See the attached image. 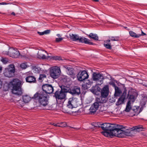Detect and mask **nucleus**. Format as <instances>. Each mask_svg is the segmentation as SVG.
Wrapping results in <instances>:
<instances>
[{
	"mask_svg": "<svg viewBox=\"0 0 147 147\" xmlns=\"http://www.w3.org/2000/svg\"><path fill=\"white\" fill-rule=\"evenodd\" d=\"M10 84L12 86L11 91L12 93L17 96H21L22 93L21 82L18 79H13L10 82Z\"/></svg>",
	"mask_w": 147,
	"mask_h": 147,
	"instance_id": "obj_1",
	"label": "nucleus"
},
{
	"mask_svg": "<svg viewBox=\"0 0 147 147\" xmlns=\"http://www.w3.org/2000/svg\"><path fill=\"white\" fill-rule=\"evenodd\" d=\"M47 94L44 92L38 91L34 95L32 98L38 100L39 103L44 107H46L48 103Z\"/></svg>",
	"mask_w": 147,
	"mask_h": 147,
	"instance_id": "obj_2",
	"label": "nucleus"
},
{
	"mask_svg": "<svg viewBox=\"0 0 147 147\" xmlns=\"http://www.w3.org/2000/svg\"><path fill=\"white\" fill-rule=\"evenodd\" d=\"M111 128V129H110L109 132H104L105 136L109 137L111 136H117L119 137L121 135V131H123L122 130H121L120 129L117 128L115 124H112Z\"/></svg>",
	"mask_w": 147,
	"mask_h": 147,
	"instance_id": "obj_3",
	"label": "nucleus"
},
{
	"mask_svg": "<svg viewBox=\"0 0 147 147\" xmlns=\"http://www.w3.org/2000/svg\"><path fill=\"white\" fill-rule=\"evenodd\" d=\"M106 102V100H102L101 98H96L95 102L90 107V112L94 113L98 110L101 104L105 103Z\"/></svg>",
	"mask_w": 147,
	"mask_h": 147,
	"instance_id": "obj_4",
	"label": "nucleus"
},
{
	"mask_svg": "<svg viewBox=\"0 0 147 147\" xmlns=\"http://www.w3.org/2000/svg\"><path fill=\"white\" fill-rule=\"evenodd\" d=\"M15 72V65L13 64H11L9 65L7 68L5 69L3 71V74L5 76L11 78L14 75Z\"/></svg>",
	"mask_w": 147,
	"mask_h": 147,
	"instance_id": "obj_5",
	"label": "nucleus"
},
{
	"mask_svg": "<svg viewBox=\"0 0 147 147\" xmlns=\"http://www.w3.org/2000/svg\"><path fill=\"white\" fill-rule=\"evenodd\" d=\"M109 39L105 40L104 41V46L107 49L111 50L112 49V45L110 41H118L119 40V36H111L109 37Z\"/></svg>",
	"mask_w": 147,
	"mask_h": 147,
	"instance_id": "obj_6",
	"label": "nucleus"
},
{
	"mask_svg": "<svg viewBox=\"0 0 147 147\" xmlns=\"http://www.w3.org/2000/svg\"><path fill=\"white\" fill-rule=\"evenodd\" d=\"M60 72V69L59 67L57 66L53 67L50 70V76L52 78L55 79L59 77Z\"/></svg>",
	"mask_w": 147,
	"mask_h": 147,
	"instance_id": "obj_7",
	"label": "nucleus"
},
{
	"mask_svg": "<svg viewBox=\"0 0 147 147\" xmlns=\"http://www.w3.org/2000/svg\"><path fill=\"white\" fill-rule=\"evenodd\" d=\"M5 54L9 55L10 57L13 58L18 57L20 54L18 51L17 50V49H15L13 48H10L8 51L6 52Z\"/></svg>",
	"mask_w": 147,
	"mask_h": 147,
	"instance_id": "obj_8",
	"label": "nucleus"
},
{
	"mask_svg": "<svg viewBox=\"0 0 147 147\" xmlns=\"http://www.w3.org/2000/svg\"><path fill=\"white\" fill-rule=\"evenodd\" d=\"M92 78L94 81H96L97 83L99 82L98 83L99 85H101L103 83L104 77L102 74L94 72L92 74Z\"/></svg>",
	"mask_w": 147,
	"mask_h": 147,
	"instance_id": "obj_9",
	"label": "nucleus"
},
{
	"mask_svg": "<svg viewBox=\"0 0 147 147\" xmlns=\"http://www.w3.org/2000/svg\"><path fill=\"white\" fill-rule=\"evenodd\" d=\"M42 91L45 93L51 94L52 93L54 90L53 88L52 85L50 84H43L42 87Z\"/></svg>",
	"mask_w": 147,
	"mask_h": 147,
	"instance_id": "obj_10",
	"label": "nucleus"
},
{
	"mask_svg": "<svg viewBox=\"0 0 147 147\" xmlns=\"http://www.w3.org/2000/svg\"><path fill=\"white\" fill-rule=\"evenodd\" d=\"M123 91L121 96L118 99V101L116 102V105L119 106L123 104L125 100L127 94V90L124 85L123 86Z\"/></svg>",
	"mask_w": 147,
	"mask_h": 147,
	"instance_id": "obj_11",
	"label": "nucleus"
},
{
	"mask_svg": "<svg viewBox=\"0 0 147 147\" xmlns=\"http://www.w3.org/2000/svg\"><path fill=\"white\" fill-rule=\"evenodd\" d=\"M101 96L99 98H101L102 100H106L105 98L108 95L109 93V87L108 85L104 86L101 90Z\"/></svg>",
	"mask_w": 147,
	"mask_h": 147,
	"instance_id": "obj_12",
	"label": "nucleus"
},
{
	"mask_svg": "<svg viewBox=\"0 0 147 147\" xmlns=\"http://www.w3.org/2000/svg\"><path fill=\"white\" fill-rule=\"evenodd\" d=\"M67 94H65L62 91V90H58L54 93V96L55 97L56 100H63L65 98Z\"/></svg>",
	"mask_w": 147,
	"mask_h": 147,
	"instance_id": "obj_13",
	"label": "nucleus"
},
{
	"mask_svg": "<svg viewBox=\"0 0 147 147\" xmlns=\"http://www.w3.org/2000/svg\"><path fill=\"white\" fill-rule=\"evenodd\" d=\"M112 124L107 123L101 124L100 127L104 131L102 132L103 135H104V132H109L110 129H111Z\"/></svg>",
	"mask_w": 147,
	"mask_h": 147,
	"instance_id": "obj_14",
	"label": "nucleus"
},
{
	"mask_svg": "<svg viewBox=\"0 0 147 147\" xmlns=\"http://www.w3.org/2000/svg\"><path fill=\"white\" fill-rule=\"evenodd\" d=\"M81 93L80 88L79 87L74 86L71 87L70 94L73 96H78Z\"/></svg>",
	"mask_w": 147,
	"mask_h": 147,
	"instance_id": "obj_15",
	"label": "nucleus"
},
{
	"mask_svg": "<svg viewBox=\"0 0 147 147\" xmlns=\"http://www.w3.org/2000/svg\"><path fill=\"white\" fill-rule=\"evenodd\" d=\"M89 75L86 71H82L80 74H78L77 75V78L78 80L82 81L85 79H87Z\"/></svg>",
	"mask_w": 147,
	"mask_h": 147,
	"instance_id": "obj_16",
	"label": "nucleus"
},
{
	"mask_svg": "<svg viewBox=\"0 0 147 147\" xmlns=\"http://www.w3.org/2000/svg\"><path fill=\"white\" fill-rule=\"evenodd\" d=\"M78 40L79 42L84 43L85 44H88L89 45H93L94 44L92 42H90V40H89L84 37H79Z\"/></svg>",
	"mask_w": 147,
	"mask_h": 147,
	"instance_id": "obj_17",
	"label": "nucleus"
},
{
	"mask_svg": "<svg viewBox=\"0 0 147 147\" xmlns=\"http://www.w3.org/2000/svg\"><path fill=\"white\" fill-rule=\"evenodd\" d=\"M75 101L73 98H70L69 99L67 107L70 109H72L75 107L76 105H75Z\"/></svg>",
	"mask_w": 147,
	"mask_h": 147,
	"instance_id": "obj_18",
	"label": "nucleus"
},
{
	"mask_svg": "<svg viewBox=\"0 0 147 147\" xmlns=\"http://www.w3.org/2000/svg\"><path fill=\"white\" fill-rule=\"evenodd\" d=\"M127 98L128 99V101H129L130 102H134L136 100L135 96L132 94L130 90L128 92Z\"/></svg>",
	"mask_w": 147,
	"mask_h": 147,
	"instance_id": "obj_19",
	"label": "nucleus"
},
{
	"mask_svg": "<svg viewBox=\"0 0 147 147\" xmlns=\"http://www.w3.org/2000/svg\"><path fill=\"white\" fill-rule=\"evenodd\" d=\"M60 87L61 88V90H62V91L64 94H66L67 93H70V92L71 91V88L63 85L61 86Z\"/></svg>",
	"mask_w": 147,
	"mask_h": 147,
	"instance_id": "obj_20",
	"label": "nucleus"
},
{
	"mask_svg": "<svg viewBox=\"0 0 147 147\" xmlns=\"http://www.w3.org/2000/svg\"><path fill=\"white\" fill-rule=\"evenodd\" d=\"M101 89L99 86H96L93 87L91 90V91L93 93L96 94H98L100 92Z\"/></svg>",
	"mask_w": 147,
	"mask_h": 147,
	"instance_id": "obj_21",
	"label": "nucleus"
},
{
	"mask_svg": "<svg viewBox=\"0 0 147 147\" xmlns=\"http://www.w3.org/2000/svg\"><path fill=\"white\" fill-rule=\"evenodd\" d=\"M27 82L31 83H34L36 82V78L33 76H28L26 78Z\"/></svg>",
	"mask_w": 147,
	"mask_h": 147,
	"instance_id": "obj_22",
	"label": "nucleus"
},
{
	"mask_svg": "<svg viewBox=\"0 0 147 147\" xmlns=\"http://www.w3.org/2000/svg\"><path fill=\"white\" fill-rule=\"evenodd\" d=\"M115 89V93L114 94L115 98H117L118 97L120 96L121 93V91L118 87H116Z\"/></svg>",
	"mask_w": 147,
	"mask_h": 147,
	"instance_id": "obj_23",
	"label": "nucleus"
},
{
	"mask_svg": "<svg viewBox=\"0 0 147 147\" xmlns=\"http://www.w3.org/2000/svg\"><path fill=\"white\" fill-rule=\"evenodd\" d=\"M69 36L70 38L73 41H76L79 39V36L77 34H70Z\"/></svg>",
	"mask_w": 147,
	"mask_h": 147,
	"instance_id": "obj_24",
	"label": "nucleus"
},
{
	"mask_svg": "<svg viewBox=\"0 0 147 147\" xmlns=\"http://www.w3.org/2000/svg\"><path fill=\"white\" fill-rule=\"evenodd\" d=\"M87 35L90 38L96 41L98 40V37L96 34L91 33H90L89 35Z\"/></svg>",
	"mask_w": 147,
	"mask_h": 147,
	"instance_id": "obj_25",
	"label": "nucleus"
},
{
	"mask_svg": "<svg viewBox=\"0 0 147 147\" xmlns=\"http://www.w3.org/2000/svg\"><path fill=\"white\" fill-rule=\"evenodd\" d=\"M143 129V126L142 125H139L131 128L132 130L136 131H142Z\"/></svg>",
	"mask_w": 147,
	"mask_h": 147,
	"instance_id": "obj_26",
	"label": "nucleus"
},
{
	"mask_svg": "<svg viewBox=\"0 0 147 147\" xmlns=\"http://www.w3.org/2000/svg\"><path fill=\"white\" fill-rule=\"evenodd\" d=\"M92 82V80H87L86 82L84 83V88L85 89H87L89 88L91 86Z\"/></svg>",
	"mask_w": 147,
	"mask_h": 147,
	"instance_id": "obj_27",
	"label": "nucleus"
},
{
	"mask_svg": "<svg viewBox=\"0 0 147 147\" xmlns=\"http://www.w3.org/2000/svg\"><path fill=\"white\" fill-rule=\"evenodd\" d=\"M23 102L25 103L28 102L31 100V98L28 95H25L22 96Z\"/></svg>",
	"mask_w": 147,
	"mask_h": 147,
	"instance_id": "obj_28",
	"label": "nucleus"
},
{
	"mask_svg": "<svg viewBox=\"0 0 147 147\" xmlns=\"http://www.w3.org/2000/svg\"><path fill=\"white\" fill-rule=\"evenodd\" d=\"M131 129H127L125 130H122L124 133V134L127 136H131L132 135L131 132L134 130H132L131 128H130Z\"/></svg>",
	"mask_w": 147,
	"mask_h": 147,
	"instance_id": "obj_29",
	"label": "nucleus"
},
{
	"mask_svg": "<svg viewBox=\"0 0 147 147\" xmlns=\"http://www.w3.org/2000/svg\"><path fill=\"white\" fill-rule=\"evenodd\" d=\"M131 102L129 101H128L127 104L125 111L127 112H129L130 111L131 109Z\"/></svg>",
	"mask_w": 147,
	"mask_h": 147,
	"instance_id": "obj_30",
	"label": "nucleus"
},
{
	"mask_svg": "<svg viewBox=\"0 0 147 147\" xmlns=\"http://www.w3.org/2000/svg\"><path fill=\"white\" fill-rule=\"evenodd\" d=\"M129 34L131 36L134 38H139V36H140V35H138V34H137L135 32L132 31H129Z\"/></svg>",
	"mask_w": 147,
	"mask_h": 147,
	"instance_id": "obj_31",
	"label": "nucleus"
},
{
	"mask_svg": "<svg viewBox=\"0 0 147 147\" xmlns=\"http://www.w3.org/2000/svg\"><path fill=\"white\" fill-rule=\"evenodd\" d=\"M67 72L70 75H74V72L73 68L69 67H67Z\"/></svg>",
	"mask_w": 147,
	"mask_h": 147,
	"instance_id": "obj_32",
	"label": "nucleus"
},
{
	"mask_svg": "<svg viewBox=\"0 0 147 147\" xmlns=\"http://www.w3.org/2000/svg\"><path fill=\"white\" fill-rule=\"evenodd\" d=\"M46 75L44 74H41L40 75L39 78H38L39 81H40V82H42L44 79L45 78H46Z\"/></svg>",
	"mask_w": 147,
	"mask_h": 147,
	"instance_id": "obj_33",
	"label": "nucleus"
},
{
	"mask_svg": "<svg viewBox=\"0 0 147 147\" xmlns=\"http://www.w3.org/2000/svg\"><path fill=\"white\" fill-rule=\"evenodd\" d=\"M92 125L94 126V128L97 129L100 127L101 124L100 122H97L93 123V124H92Z\"/></svg>",
	"mask_w": 147,
	"mask_h": 147,
	"instance_id": "obj_34",
	"label": "nucleus"
},
{
	"mask_svg": "<svg viewBox=\"0 0 147 147\" xmlns=\"http://www.w3.org/2000/svg\"><path fill=\"white\" fill-rule=\"evenodd\" d=\"M29 66L27 65L26 63H22L20 65V67L23 69H25L28 67Z\"/></svg>",
	"mask_w": 147,
	"mask_h": 147,
	"instance_id": "obj_35",
	"label": "nucleus"
},
{
	"mask_svg": "<svg viewBox=\"0 0 147 147\" xmlns=\"http://www.w3.org/2000/svg\"><path fill=\"white\" fill-rule=\"evenodd\" d=\"M1 60L4 64L7 63L8 62V59L2 57Z\"/></svg>",
	"mask_w": 147,
	"mask_h": 147,
	"instance_id": "obj_36",
	"label": "nucleus"
},
{
	"mask_svg": "<svg viewBox=\"0 0 147 147\" xmlns=\"http://www.w3.org/2000/svg\"><path fill=\"white\" fill-rule=\"evenodd\" d=\"M34 69L36 71V73H40L41 71L40 69V67H36V66H35L34 67Z\"/></svg>",
	"mask_w": 147,
	"mask_h": 147,
	"instance_id": "obj_37",
	"label": "nucleus"
},
{
	"mask_svg": "<svg viewBox=\"0 0 147 147\" xmlns=\"http://www.w3.org/2000/svg\"><path fill=\"white\" fill-rule=\"evenodd\" d=\"M53 59L55 60H62V59L60 57L56 56H54L52 57Z\"/></svg>",
	"mask_w": 147,
	"mask_h": 147,
	"instance_id": "obj_38",
	"label": "nucleus"
},
{
	"mask_svg": "<svg viewBox=\"0 0 147 147\" xmlns=\"http://www.w3.org/2000/svg\"><path fill=\"white\" fill-rule=\"evenodd\" d=\"M16 100L18 101V103L20 104L19 105L20 106H23V102L20 99L19 100Z\"/></svg>",
	"mask_w": 147,
	"mask_h": 147,
	"instance_id": "obj_39",
	"label": "nucleus"
},
{
	"mask_svg": "<svg viewBox=\"0 0 147 147\" xmlns=\"http://www.w3.org/2000/svg\"><path fill=\"white\" fill-rule=\"evenodd\" d=\"M63 39V38L61 37L59 38H56L55 39V41L56 42H59L62 41Z\"/></svg>",
	"mask_w": 147,
	"mask_h": 147,
	"instance_id": "obj_40",
	"label": "nucleus"
},
{
	"mask_svg": "<svg viewBox=\"0 0 147 147\" xmlns=\"http://www.w3.org/2000/svg\"><path fill=\"white\" fill-rule=\"evenodd\" d=\"M109 84L110 85H112L113 87L115 89V88L116 87H117V86H116V85L115 84V83L114 82H110L109 83Z\"/></svg>",
	"mask_w": 147,
	"mask_h": 147,
	"instance_id": "obj_41",
	"label": "nucleus"
},
{
	"mask_svg": "<svg viewBox=\"0 0 147 147\" xmlns=\"http://www.w3.org/2000/svg\"><path fill=\"white\" fill-rule=\"evenodd\" d=\"M50 57L49 56H47V57H46L45 55H42V56L41 57V58L43 59H48Z\"/></svg>",
	"mask_w": 147,
	"mask_h": 147,
	"instance_id": "obj_42",
	"label": "nucleus"
},
{
	"mask_svg": "<svg viewBox=\"0 0 147 147\" xmlns=\"http://www.w3.org/2000/svg\"><path fill=\"white\" fill-rule=\"evenodd\" d=\"M50 32V30H47L44 31V34H47L49 33Z\"/></svg>",
	"mask_w": 147,
	"mask_h": 147,
	"instance_id": "obj_43",
	"label": "nucleus"
},
{
	"mask_svg": "<svg viewBox=\"0 0 147 147\" xmlns=\"http://www.w3.org/2000/svg\"><path fill=\"white\" fill-rule=\"evenodd\" d=\"M52 125L56 127H63V126H61V125H59V123H53Z\"/></svg>",
	"mask_w": 147,
	"mask_h": 147,
	"instance_id": "obj_44",
	"label": "nucleus"
},
{
	"mask_svg": "<svg viewBox=\"0 0 147 147\" xmlns=\"http://www.w3.org/2000/svg\"><path fill=\"white\" fill-rule=\"evenodd\" d=\"M138 35H140L139 37L141 36H145L146 35V34L145 33H144L142 30L141 32V34H138Z\"/></svg>",
	"mask_w": 147,
	"mask_h": 147,
	"instance_id": "obj_45",
	"label": "nucleus"
},
{
	"mask_svg": "<svg viewBox=\"0 0 147 147\" xmlns=\"http://www.w3.org/2000/svg\"><path fill=\"white\" fill-rule=\"evenodd\" d=\"M38 34L40 35H42L44 34V32H37Z\"/></svg>",
	"mask_w": 147,
	"mask_h": 147,
	"instance_id": "obj_46",
	"label": "nucleus"
},
{
	"mask_svg": "<svg viewBox=\"0 0 147 147\" xmlns=\"http://www.w3.org/2000/svg\"><path fill=\"white\" fill-rule=\"evenodd\" d=\"M8 3L6 2H2L0 3V5H5L8 4Z\"/></svg>",
	"mask_w": 147,
	"mask_h": 147,
	"instance_id": "obj_47",
	"label": "nucleus"
},
{
	"mask_svg": "<svg viewBox=\"0 0 147 147\" xmlns=\"http://www.w3.org/2000/svg\"><path fill=\"white\" fill-rule=\"evenodd\" d=\"M132 110L134 111V112L136 113L138 110V109L137 108H136V109H133Z\"/></svg>",
	"mask_w": 147,
	"mask_h": 147,
	"instance_id": "obj_48",
	"label": "nucleus"
},
{
	"mask_svg": "<svg viewBox=\"0 0 147 147\" xmlns=\"http://www.w3.org/2000/svg\"><path fill=\"white\" fill-rule=\"evenodd\" d=\"M2 84V82L0 80V89L1 88Z\"/></svg>",
	"mask_w": 147,
	"mask_h": 147,
	"instance_id": "obj_49",
	"label": "nucleus"
},
{
	"mask_svg": "<svg viewBox=\"0 0 147 147\" xmlns=\"http://www.w3.org/2000/svg\"><path fill=\"white\" fill-rule=\"evenodd\" d=\"M142 84L143 86H144L147 88V84H146L145 83H142Z\"/></svg>",
	"mask_w": 147,
	"mask_h": 147,
	"instance_id": "obj_50",
	"label": "nucleus"
},
{
	"mask_svg": "<svg viewBox=\"0 0 147 147\" xmlns=\"http://www.w3.org/2000/svg\"><path fill=\"white\" fill-rule=\"evenodd\" d=\"M11 14V15H13L14 16L15 15V13L14 12H12Z\"/></svg>",
	"mask_w": 147,
	"mask_h": 147,
	"instance_id": "obj_51",
	"label": "nucleus"
},
{
	"mask_svg": "<svg viewBox=\"0 0 147 147\" xmlns=\"http://www.w3.org/2000/svg\"><path fill=\"white\" fill-rule=\"evenodd\" d=\"M92 0L95 2H98L99 1V0Z\"/></svg>",
	"mask_w": 147,
	"mask_h": 147,
	"instance_id": "obj_52",
	"label": "nucleus"
},
{
	"mask_svg": "<svg viewBox=\"0 0 147 147\" xmlns=\"http://www.w3.org/2000/svg\"><path fill=\"white\" fill-rule=\"evenodd\" d=\"M57 36L59 37H60V36H60V35L59 34H57Z\"/></svg>",
	"mask_w": 147,
	"mask_h": 147,
	"instance_id": "obj_53",
	"label": "nucleus"
},
{
	"mask_svg": "<svg viewBox=\"0 0 147 147\" xmlns=\"http://www.w3.org/2000/svg\"><path fill=\"white\" fill-rule=\"evenodd\" d=\"M2 70V67L0 66V71H1Z\"/></svg>",
	"mask_w": 147,
	"mask_h": 147,
	"instance_id": "obj_54",
	"label": "nucleus"
},
{
	"mask_svg": "<svg viewBox=\"0 0 147 147\" xmlns=\"http://www.w3.org/2000/svg\"><path fill=\"white\" fill-rule=\"evenodd\" d=\"M20 56L21 57H25V55H20Z\"/></svg>",
	"mask_w": 147,
	"mask_h": 147,
	"instance_id": "obj_55",
	"label": "nucleus"
},
{
	"mask_svg": "<svg viewBox=\"0 0 147 147\" xmlns=\"http://www.w3.org/2000/svg\"><path fill=\"white\" fill-rule=\"evenodd\" d=\"M124 28L126 29H127V28H128L126 27H124Z\"/></svg>",
	"mask_w": 147,
	"mask_h": 147,
	"instance_id": "obj_56",
	"label": "nucleus"
},
{
	"mask_svg": "<svg viewBox=\"0 0 147 147\" xmlns=\"http://www.w3.org/2000/svg\"><path fill=\"white\" fill-rule=\"evenodd\" d=\"M45 109H47V110L49 109L48 108H45Z\"/></svg>",
	"mask_w": 147,
	"mask_h": 147,
	"instance_id": "obj_57",
	"label": "nucleus"
},
{
	"mask_svg": "<svg viewBox=\"0 0 147 147\" xmlns=\"http://www.w3.org/2000/svg\"><path fill=\"white\" fill-rule=\"evenodd\" d=\"M74 128L75 129H79V128L77 129V128Z\"/></svg>",
	"mask_w": 147,
	"mask_h": 147,
	"instance_id": "obj_58",
	"label": "nucleus"
},
{
	"mask_svg": "<svg viewBox=\"0 0 147 147\" xmlns=\"http://www.w3.org/2000/svg\"><path fill=\"white\" fill-rule=\"evenodd\" d=\"M12 1V0H9L10 1Z\"/></svg>",
	"mask_w": 147,
	"mask_h": 147,
	"instance_id": "obj_59",
	"label": "nucleus"
}]
</instances>
